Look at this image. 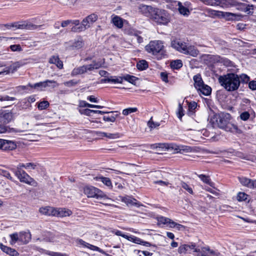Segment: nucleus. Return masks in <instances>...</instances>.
<instances>
[{
  "label": "nucleus",
  "mask_w": 256,
  "mask_h": 256,
  "mask_svg": "<svg viewBox=\"0 0 256 256\" xmlns=\"http://www.w3.org/2000/svg\"><path fill=\"white\" fill-rule=\"evenodd\" d=\"M216 122L218 126L226 132L240 134L242 130L238 126L230 122L232 116L227 112H220L216 115Z\"/></svg>",
  "instance_id": "obj_1"
},
{
  "label": "nucleus",
  "mask_w": 256,
  "mask_h": 256,
  "mask_svg": "<svg viewBox=\"0 0 256 256\" xmlns=\"http://www.w3.org/2000/svg\"><path fill=\"white\" fill-rule=\"evenodd\" d=\"M218 81L221 86L229 92L237 90L240 84L238 76L234 73L220 76Z\"/></svg>",
  "instance_id": "obj_2"
},
{
  "label": "nucleus",
  "mask_w": 256,
  "mask_h": 256,
  "mask_svg": "<svg viewBox=\"0 0 256 256\" xmlns=\"http://www.w3.org/2000/svg\"><path fill=\"white\" fill-rule=\"evenodd\" d=\"M146 51L153 56H157L158 60H161L166 56L164 42L155 40L150 41L145 46Z\"/></svg>",
  "instance_id": "obj_3"
},
{
  "label": "nucleus",
  "mask_w": 256,
  "mask_h": 256,
  "mask_svg": "<svg viewBox=\"0 0 256 256\" xmlns=\"http://www.w3.org/2000/svg\"><path fill=\"white\" fill-rule=\"evenodd\" d=\"M102 66L100 62L93 60L92 63L90 64L83 65L80 66L75 68L72 72V76H75L78 74H82L86 73L88 71H92L95 69H98Z\"/></svg>",
  "instance_id": "obj_4"
},
{
  "label": "nucleus",
  "mask_w": 256,
  "mask_h": 256,
  "mask_svg": "<svg viewBox=\"0 0 256 256\" xmlns=\"http://www.w3.org/2000/svg\"><path fill=\"white\" fill-rule=\"evenodd\" d=\"M152 16L156 22L160 24H166L170 22L168 14L164 10H155Z\"/></svg>",
  "instance_id": "obj_5"
},
{
  "label": "nucleus",
  "mask_w": 256,
  "mask_h": 256,
  "mask_svg": "<svg viewBox=\"0 0 256 256\" xmlns=\"http://www.w3.org/2000/svg\"><path fill=\"white\" fill-rule=\"evenodd\" d=\"M84 192L88 198H98L106 196V194L101 190L92 186H85Z\"/></svg>",
  "instance_id": "obj_6"
},
{
  "label": "nucleus",
  "mask_w": 256,
  "mask_h": 256,
  "mask_svg": "<svg viewBox=\"0 0 256 256\" xmlns=\"http://www.w3.org/2000/svg\"><path fill=\"white\" fill-rule=\"evenodd\" d=\"M56 84V82L52 80H47L44 82L36 83L34 84H28V86H30V88H35L38 90H44L45 88L50 86V84Z\"/></svg>",
  "instance_id": "obj_7"
},
{
  "label": "nucleus",
  "mask_w": 256,
  "mask_h": 256,
  "mask_svg": "<svg viewBox=\"0 0 256 256\" xmlns=\"http://www.w3.org/2000/svg\"><path fill=\"white\" fill-rule=\"evenodd\" d=\"M198 252L200 250L196 248V244L193 243L182 244L178 248V252L180 254L191 253L192 252Z\"/></svg>",
  "instance_id": "obj_8"
},
{
  "label": "nucleus",
  "mask_w": 256,
  "mask_h": 256,
  "mask_svg": "<svg viewBox=\"0 0 256 256\" xmlns=\"http://www.w3.org/2000/svg\"><path fill=\"white\" fill-rule=\"evenodd\" d=\"M14 173L21 182L30 184L31 182L34 180V179L25 171H15Z\"/></svg>",
  "instance_id": "obj_9"
},
{
  "label": "nucleus",
  "mask_w": 256,
  "mask_h": 256,
  "mask_svg": "<svg viewBox=\"0 0 256 256\" xmlns=\"http://www.w3.org/2000/svg\"><path fill=\"white\" fill-rule=\"evenodd\" d=\"M13 118L12 113L8 110L0 111V122L7 124L10 122Z\"/></svg>",
  "instance_id": "obj_10"
},
{
  "label": "nucleus",
  "mask_w": 256,
  "mask_h": 256,
  "mask_svg": "<svg viewBox=\"0 0 256 256\" xmlns=\"http://www.w3.org/2000/svg\"><path fill=\"white\" fill-rule=\"evenodd\" d=\"M186 44L178 40H174L171 42V46L176 50L184 54L186 48Z\"/></svg>",
  "instance_id": "obj_11"
},
{
  "label": "nucleus",
  "mask_w": 256,
  "mask_h": 256,
  "mask_svg": "<svg viewBox=\"0 0 256 256\" xmlns=\"http://www.w3.org/2000/svg\"><path fill=\"white\" fill-rule=\"evenodd\" d=\"M98 18V15L96 14H90L82 20V25L84 26L86 29H87L90 27V24L96 22Z\"/></svg>",
  "instance_id": "obj_12"
},
{
  "label": "nucleus",
  "mask_w": 256,
  "mask_h": 256,
  "mask_svg": "<svg viewBox=\"0 0 256 256\" xmlns=\"http://www.w3.org/2000/svg\"><path fill=\"white\" fill-rule=\"evenodd\" d=\"M16 146V145L14 142L2 139L1 150H11L15 149Z\"/></svg>",
  "instance_id": "obj_13"
},
{
  "label": "nucleus",
  "mask_w": 256,
  "mask_h": 256,
  "mask_svg": "<svg viewBox=\"0 0 256 256\" xmlns=\"http://www.w3.org/2000/svg\"><path fill=\"white\" fill-rule=\"evenodd\" d=\"M54 216L58 217H64L70 216L72 214V212L66 208H55Z\"/></svg>",
  "instance_id": "obj_14"
},
{
  "label": "nucleus",
  "mask_w": 256,
  "mask_h": 256,
  "mask_svg": "<svg viewBox=\"0 0 256 256\" xmlns=\"http://www.w3.org/2000/svg\"><path fill=\"white\" fill-rule=\"evenodd\" d=\"M172 150H174V153H182L183 152H192V148L190 146L177 145L174 144Z\"/></svg>",
  "instance_id": "obj_15"
},
{
  "label": "nucleus",
  "mask_w": 256,
  "mask_h": 256,
  "mask_svg": "<svg viewBox=\"0 0 256 256\" xmlns=\"http://www.w3.org/2000/svg\"><path fill=\"white\" fill-rule=\"evenodd\" d=\"M106 115L104 116L103 120L106 122H114L116 118L119 115L118 112H106Z\"/></svg>",
  "instance_id": "obj_16"
},
{
  "label": "nucleus",
  "mask_w": 256,
  "mask_h": 256,
  "mask_svg": "<svg viewBox=\"0 0 256 256\" xmlns=\"http://www.w3.org/2000/svg\"><path fill=\"white\" fill-rule=\"evenodd\" d=\"M77 242L80 245L82 246L84 248H87L91 250H94V251H97L100 253H103V250L100 249V248L94 246V245H92L91 244H90L85 241L83 240L82 239H78L77 240Z\"/></svg>",
  "instance_id": "obj_17"
},
{
  "label": "nucleus",
  "mask_w": 256,
  "mask_h": 256,
  "mask_svg": "<svg viewBox=\"0 0 256 256\" xmlns=\"http://www.w3.org/2000/svg\"><path fill=\"white\" fill-rule=\"evenodd\" d=\"M0 248L2 252L10 256H18L19 255V253L15 249L4 246L2 243H0Z\"/></svg>",
  "instance_id": "obj_18"
},
{
  "label": "nucleus",
  "mask_w": 256,
  "mask_h": 256,
  "mask_svg": "<svg viewBox=\"0 0 256 256\" xmlns=\"http://www.w3.org/2000/svg\"><path fill=\"white\" fill-rule=\"evenodd\" d=\"M22 65L23 64L22 62H15L8 66L7 70H4V72H0V74L6 73V74H8L10 72H14Z\"/></svg>",
  "instance_id": "obj_19"
},
{
  "label": "nucleus",
  "mask_w": 256,
  "mask_h": 256,
  "mask_svg": "<svg viewBox=\"0 0 256 256\" xmlns=\"http://www.w3.org/2000/svg\"><path fill=\"white\" fill-rule=\"evenodd\" d=\"M40 213L46 215L54 216V212H56L55 208L51 206H46L40 208L39 210Z\"/></svg>",
  "instance_id": "obj_20"
},
{
  "label": "nucleus",
  "mask_w": 256,
  "mask_h": 256,
  "mask_svg": "<svg viewBox=\"0 0 256 256\" xmlns=\"http://www.w3.org/2000/svg\"><path fill=\"white\" fill-rule=\"evenodd\" d=\"M196 90L200 94H202L206 96L210 95L212 92L211 88L204 84Z\"/></svg>",
  "instance_id": "obj_21"
},
{
  "label": "nucleus",
  "mask_w": 256,
  "mask_h": 256,
  "mask_svg": "<svg viewBox=\"0 0 256 256\" xmlns=\"http://www.w3.org/2000/svg\"><path fill=\"white\" fill-rule=\"evenodd\" d=\"M97 181H100L102 182L105 186H108V188L112 189V182L110 178L104 177L102 176H96L94 178Z\"/></svg>",
  "instance_id": "obj_22"
},
{
  "label": "nucleus",
  "mask_w": 256,
  "mask_h": 256,
  "mask_svg": "<svg viewBox=\"0 0 256 256\" xmlns=\"http://www.w3.org/2000/svg\"><path fill=\"white\" fill-rule=\"evenodd\" d=\"M184 54H189L194 57L196 56L199 53V51L194 46H186V48L185 50Z\"/></svg>",
  "instance_id": "obj_23"
},
{
  "label": "nucleus",
  "mask_w": 256,
  "mask_h": 256,
  "mask_svg": "<svg viewBox=\"0 0 256 256\" xmlns=\"http://www.w3.org/2000/svg\"><path fill=\"white\" fill-rule=\"evenodd\" d=\"M121 200L122 202H124L125 204H126L128 206V205H132V206H136L138 207L140 205L137 202V200L134 199L132 198L130 196H124V197H122Z\"/></svg>",
  "instance_id": "obj_24"
},
{
  "label": "nucleus",
  "mask_w": 256,
  "mask_h": 256,
  "mask_svg": "<svg viewBox=\"0 0 256 256\" xmlns=\"http://www.w3.org/2000/svg\"><path fill=\"white\" fill-rule=\"evenodd\" d=\"M20 242L26 244L28 243L31 239V234L28 232H20Z\"/></svg>",
  "instance_id": "obj_25"
},
{
  "label": "nucleus",
  "mask_w": 256,
  "mask_h": 256,
  "mask_svg": "<svg viewBox=\"0 0 256 256\" xmlns=\"http://www.w3.org/2000/svg\"><path fill=\"white\" fill-rule=\"evenodd\" d=\"M49 62L56 64V66L60 69L63 68V63L62 61L60 60L58 56H52L49 60Z\"/></svg>",
  "instance_id": "obj_26"
},
{
  "label": "nucleus",
  "mask_w": 256,
  "mask_h": 256,
  "mask_svg": "<svg viewBox=\"0 0 256 256\" xmlns=\"http://www.w3.org/2000/svg\"><path fill=\"white\" fill-rule=\"evenodd\" d=\"M193 80L194 82V86L196 89L200 88V87L204 84L201 76L200 74L194 76Z\"/></svg>",
  "instance_id": "obj_27"
},
{
  "label": "nucleus",
  "mask_w": 256,
  "mask_h": 256,
  "mask_svg": "<svg viewBox=\"0 0 256 256\" xmlns=\"http://www.w3.org/2000/svg\"><path fill=\"white\" fill-rule=\"evenodd\" d=\"M123 80L122 77H116V76H110L107 78L103 80V81L105 82H112L114 84H121Z\"/></svg>",
  "instance_id": "obj_28"
},
{
  "label": "nucleus",
  "mask_w": 256,
  "mask_h": 256,
  "mask_svg": "<svg viewBox=\"0 0 256 256\" xmlns=\"http://www.w3.org/2000/svg\"><path fill=\"white\" fill-rule=\"evenodd\" d=\"M84 42L81 37H78L76 38L72 45L73 48L79 49L83 46Z\"/></svg>",
  "instance_id": "obj_29"
},
{
  "label": "nucleus",
  "mask_w": 256,
  "mask_h": 256,
  "mask_svg": "<svg viewBox=\"0 0 256 256\" xmlns=\"http://www.w3.org/2000/svg\"><path fill=\"white\" fill-rule=\"evenodd\" d=\"M239 181L240 183L244 186H246L248 188H250L252 187V180L246 177H239L238 178Z\"/></svg>",
  "instance_id": "obj_30"
},
{
  "label": "nucleus",
  "mask_w": 256,
  "mask_h": 256,
  "mask_svg": "<svg viewBox=\"0 0 256 256\" xmlns=\"http://www.w3.org/2000/svg\"><path fill=\"white\" fill-rule=\"evenodd\" d=\"M113 24L119 28H122L124 24L122 20L118 16H116L112 19Z\"/></svg>",
  "instance_id": "obj_31"
},
{
  "label": "nucleus",
  "mask_w": 256,
  "mask_h": 256,
  "mask_svg": "<svg viewBox=\"0 0 256 256\" xmlns=\"http://www.w3.org/2000/svg\"><path fill=\"white\" fill-rule=\"evenodd\" d=\"M157 144L158 146H156V148L170 150H172L174 143H159Z\"/></svg>",
  "instance_id": "obj_32"
},
{
  "label": "nucleus",
  "mask_w": 256,
  "mask_h": 256,
  "mask_svg": "<svg viewBox=\"0 0 256 256\" xmlns=\"http://www.w3.org/2000/svg\"><path fill=\"white\" fill-rule=\"evenodd\" d=\"M218 16H221L223 18H225L228 20H233L235 19V17L236 16L232 13L228 12H218Z\"/></svg>",
  "instance_id": "obj_33"
},
{
  "label": "nucleus",
  "mask_w": 256,
  "mask_h": 256,
  "mask_svg": "<svg viewBox=\"0 0 256 256\" xmlns=\"http://www.w3.org/2000/svg\"><path fill=\"white\" fill-rule=\"evenodd\" d=\"M198 176L204 182L209 184L211 186H214V182L211 181L208 176L204 174H198Z\"/></svg>",
  "instance_id": "obj_34"
},
{
  "label": "nucleus",
  "mask_w": 256,
  "mask_h": 256,
  "mask_svg": "<svg viewBox=\"0 0 256 256\" xmlns=\"http://www.w3.org/2000/svg\"><path fill=\"white\" fill-rule=\"evenodd\" d=\"M148 63L145 60H140L136 64V67L138 69L140 70H143L146 69L148 68Z\"/></svg>",
  "instance_id": "obj_35"
},
{
  "label": "nucleus",
  "mask_w": 256,
  "mask_h": 256,
  "mask_svg": "<svg viewBox=\"0 0 256 256\" xmlns=\"http://www.w3.org/2000/svg\"><path fill=\"white\" fill-rule=\"evenodd\" d=\"M178 10L180 13L184 16L188 15L190 11L188 9L182 6L180 2H178Z\"/></svg>",
  "instance_id": "obj_36"
},
{
  "label": "nucleus",
  "mask_w": 256,
  "mask_h": 256,
  "mask_svg": "<svg viewBox=\"0 0 256 256\" xmlns=\"http://www.w3.org/2000/svg\"><path fill=\"white\" fill-rule=\"evenodd\" d=\"M182 66V63L181 60H174L170 63V66L173 69H179Z\"/></svg>",
  "instance_id": "obj_37"
},
{
  "label": "nucleus",
  "mask_w": 256,
  "mask_h": 256,
  "mask_svg": "<svg viewBox=\"0 0 256 256\" xmlns=\"http://www.w3.org/2000/svg\"><path fill=\"white\" fill-rule=\"evenodd\" d=\"M180 185L182 188L184 189L190 194H194L192 188L187 183L184 182H181L180 183Z\"/></svg>",
  "instance_id": "obj_38"
},
{
  "label": "nucleus",
  "mask_w": 256,
  "mask_h": 256,
  "mask_svg": "<svg viewBox=\"0 0 256 256\" xmlns=\"http://www.w3.org/2000/svg\"><path fill=\"white\" fill-rule=\"evenodd\" d=\"M122 78H123V80H124L132 84H135L136 81L138 80V78L136 76L129 74H126Z\"/></svg>",
  "instance_id": "obj_39"
},
{
  "label": "nucleus",
  "mask_w": 256,
  "mask_h": 256,
  "mask_svg": "<svg viewBox=\"0 0 256 256\" xmlns=\"http://www.w3.org/2000/svg\"><path fill=\"white\" fill-rule=\"evenodd\" d=\"M26 21H24L12 24L10 27H15L18 29L26 30Z\"/></svg>",
  "instance_id": "obj_40"
},
{
  "label": "nucleus",
  "mask_w": 256,
  "mask_h": 256,
  "mask_svg": "<svg viewBox=\"0 0 256 256\" xmlns=\"http://www.w3.org/2000/svg\"><path fill=\"white\" fill-rule=\"evenodd\" d=\"M248 196L244 192H240L237 196V200L240 201H246L248 200Z\"/></svg>",
  "instance_id": "obj_41"
},
{
  "label": "nucleus",
  "mask_w": 256,
  "mask_h": 256,
  "mask_svg": "<svg viewBox=\"0 0 256 256\" xmlns=\"http://www.w3.org/2000/svg\"><path fill=\"white\" fill-rule=\"evenodd\" d=\"M239 117L241 120L244 121H246L250 118V114L248 112H243L240 113Z\"/></svg>",
  "instance_id": "obj_42"
},
{
  "label": "nucleus",
  "mask_w": 256,
  "mask_h": 256,
  "mask_svg": "<svg viewBox=\"0 0 256 256\" xmlns=\"http://www.w3.org/2000/svg\"><path fill=\"white\" fill-rule=\"evenodd\" d=\"M127 240H128L132 242L135 244H141V242L142 240L140 238L136 237L134 236H128L127 238Z\"/></svg>",
  "instance_id": "obj_43"
},
{
  "label": "nucleus",
  "mask_w": 256,
  "mask_h": 256,
  "mask_svg": "<svg viewBox=\"0 0 256 256\" xmlns=\"http://www.w3.org/2000/svg\"><path fill=\"white\" fill-rule=\"evenodd\" d=\"M49 105V102L48 101L44 100L38 104V108L40 110H43L46 109Z\"/></svg>",
  "instance_id": "obj_44"
},
{
  "label": "nucleus",
  "mask_w": 256,
  "mask_h": 256,
  "mask_svg": "<svg viewBox=\"0 0 256 256\" xmlns=\"http://www.w3.org/2000/svg\"><path fill=\"white\" fill-rule=\"evenodd\" d=\"M38 166V164L34 162H28L26 164V166L25 168L30 171L32 170H35L37 166Z\"/></svg>",
  "instance_id": "obj_45"
},
{
  "label": "nucleus",
  "mask_w": 256,
  "mask_h": 256,
  "mask_svg": "<svg viewBox=\"0 0 256 256\" xmlns=\"http://www.w3.org/2000/svg\"><path fill=\"white\" fill-rule=\"evenodd\" d=\"M40 26H37L32 24V22L26 21V30H34L40 27Z\"/></svg>",
  "instance_id": "obj_46"
},
{
  "label": "nucleus",
  "mask_w": 256,
  "mask_h": 256,
  "mask_svg": "<svg viewBox=\"0 0 256 256\" xmlns=\"http://www.w3.org/2000/svg\"><path fill=\"white\" fill-rule=\"evenodd\" d=\"M11 238V244H15L16 242L20 241V234L14 233L10 235Z\"/></svg>",
  "instance_id": "obj_47"
},
{
  "label": "nucleus",
  "mask_w": 256,
  "mask_h": 256,
  "mask_svg": "<svg viewBox=\"0 0 256 256\" xmlns=\"http://www.w3.org/2000/svg\"><path fill=\"white\" fill-rule=\"evenodd\" d=\"M206 4L210 6L218 5L220 2V0H201Z\"/></svg>",
  "instance_id": "obj_48"
},
{
  "label": "nucleus",
  "mask_w": 256,
  "mask_h": 256,
  "mask_svg": "<svg viewBox=\"0 0 256 256\" xmlns=\"http://www.w3.org/2000/svg\"><path fill=\"white\" fill-rule=\"evenodd\" d=\"M254 7V6L252 4H247L244 8V11L248 14H253Z\"/></svg>",
  "instance_id": "obj_49"
},
{
  "label": "nucleus",
  "mask_w": 256,
  "mask_h": 256,
  "mask_svg": "<svg viewBox=\"0 0 256 256\" xmlns=\"http://www.w3.org/2000/svg\"><path fill=\"white\" fill-rule=\"evenodd\" d=\"M178 118L181 120L182 116L184 115V110L182 108V104L180 103L178 104V112L176 113Z\"/></svg>",
  "instance_id": "obj_50"
},
{
  "label": "nucleus",
  "mask_w": 256,
  "mask_h": 256,
  "mask_svg": "<svg viewBox=\"0 0 256 256\" xmlns=\"http://www.w3.org/2000/svg\"><path fill=\"white\" fill-rule=\"evenodd\" d=\"M138 110L136 108H126L122 110V114L124 116H127L131 113L134 112Z\"/></svg>",
  "instance_id": "obj_51"
},
{
  "label": "nucleus",
  "mask_w": 256,
  "mask_h": 256,
  "mask_svg": "<svg viewBox=\"0 0 256 256\" xmlns=\"http://www.w3.org/2000/svg\"><path fill=\"white\" fill-rule=\"evenodd\" d=\"M148 126L151 129L154 128H156L160 126V124L158 122H154L152 120V118L150 119V120L148 122Z\"/></svg>",
  "instance_id": "obj_52"
},
{
  "label": "nucleus",
  "mask_w": 256,
  "mask_h": 256,
  "mask_svg": "<svg viewBox=\"0 0 256 256\" xmlns=\"http://www.w3.org/2000/svg\"><path fill=\"white\" fill-rule=\"evenodd\" d=\"M238 76L240 80L242 83H248L250 81V77L246 74H242Z\"/></svg>",
  "instance_id": "obj_53"
},
{
  "label": "nucleus",
  "mask_w": 256,
  "mask_h": 256,
  "mask_svg": "<svg viewBox=\"0 0 256 256\" xmlns=\"http://www.w3.org/2000/svg\"><path fill=\"white\" fill-rule=\"evenodd\" d=\"M86 30L84 26L82 25V24L80 26H74L72 28L71 31L73 32H80L83 30Z\"/></svg>",
  "instance_id": "obj_54"
},
{
  "label": "nucleus",
  "mask_w": 256,
  "mask_h": 256,
  "mask_svg": "<svg viewBox=\"0 0 256 256\" xmlns=\"http://www.w3.org/2000/svg\"><path fill=\"white\" fill-rule=\"evenodd\" d=\"M0 175L9 180H12V177L10 176V172L0 168Z\"/></svg>",
  "instance_id": "obj_55"
},
{
  "label": "nucleus",
  "mask_w": 256,
  "mask_h": 256,
  "mask_svg": "<svg viewBox=\"0 0 256 256\" xmlns=\"http://www.w3.org/2000/svg\"><path fill=\"white\" fill-rule=\"evenodd\" d=\"M10 48L12 52H21L22 48L20 44H12L10 46Z\"/></svg>",
  "instance_id": "obj_56"
},
{
  "label": "nucleus",
  "mask_w": 256,
  "mask_h": 256,
  "mask_svg": "<svg viewBox=\"0 0 256 256\" xmlns=\"http://www.w3.org/2000/svg\"><path fill=\"white\" fill-rule=\"evenodd\" d=\"M198 104L196 102H190L188 104V106L189 110L188 114H190V112H192L196 108Z\"/></svg>",
  "instance_id": "obj_57"
},
{
  "label": "nucleus",
  "mask_w": 256,
  "mask_h": 256,
  "mask_svg": "<svg viewBox=\"0 0 256 256\" xmlns=\"http://www.w3.org/2000/svg\"><path fill=\"white\" fill-rule=\"evenodd\" d=\"M80 112L81 114H84L88 116H90L93 113L92 110L88 108L80 110Z\"/></svg>",
  "instance_id": "obj_58"
},
{
  "label": "nucleus",
  "mask_w": 256,
  "mask_h": 256,
  "mask_svg": "<svg viewBox=\"0 0 256 256\" xmlns=\"http://www.w3.org/2000/svg\"><path fill=\"white\" fill-rule=\"evenodd\" d=\"M158 222L162 224H168V222H170V218L164 216H161L158 218Z\"/></svg>",
  "instance_id": "obj_59"
},
{
  "label": "nucleus",
  "mask_w": 256,
  "mask_h": 256,
  "mask_svg": "<svg viewBox=\"0 0 256 256\" xmlns=\"http://www.w3.org/2000/svg\"><path fill=\"white\" fill-rule=\"evenodd\" d=\"M106 138H108L110 139H115L120 138V134L118 133L115 134H110L107 133Z\"/></svg>",
  "instance_id": "obj_60"
},
{
  "label": "nucleus",
  "mask_w": 256,
  "mask_h": 256,
  "mask_svg": "<svg viewBox=\"0 0 256 256\" xmlns=\"http://www.w3.org/2000/svg\"><path fill=\"white\" fill-rule=\"evenodd\" d=\"M112 232L113 234H114L116 235V236H122V238H124L126 239H127V238L128 236L125 234H124L122 232L120 231V230H113L112 231Z\"/></svg>",
  "instance_id": "obj_61"
},
{
  "label": "nucleus",
  "mask_w": 256,
  "mask_h": 256,
  "mask_svg": "<svg viewBox=\"0 0 256 256\" xmlns=\"http://www.w3.org/2000/svg\"><path fill=\"white\" fill-rule=\"evenodd\" d=\"M248 88L252 90H256V81L252 80L248 84Z\"/></svg>",
  "instance_id": "obj_62"
},
{
  "label": "nucleus",
  "mask_w": 256,
  "mask_h": 256,
  "mask_svg": "<svg viewBox=\"0 0 256 256\" xmlns=\"http://www.w3.org/2000/svg\"><path fill=\"white\" fill-rule=\"evenodd\" d=\"M160 77H161V78L162 80L166 82H168V74L165 72H162L160 73Z\"/></svg>",
  "instance_id": "obj_63"
},
{
  "label": "nucleus",
  "mask_w": 256,
  "mask_h": 256,
  "mask_svg": "<svg viewBox=\"0 0 256 256\" xmlns=\"http://www.w3.org/2000/svg\"><path fill=\"white\" fill-rule=\"evenodd\" d=\"M87 100L92 102H98L97 98H95L94 96H88Z\"/></svg>",
  "instance_id": "obj_64"
}]
</instances>
